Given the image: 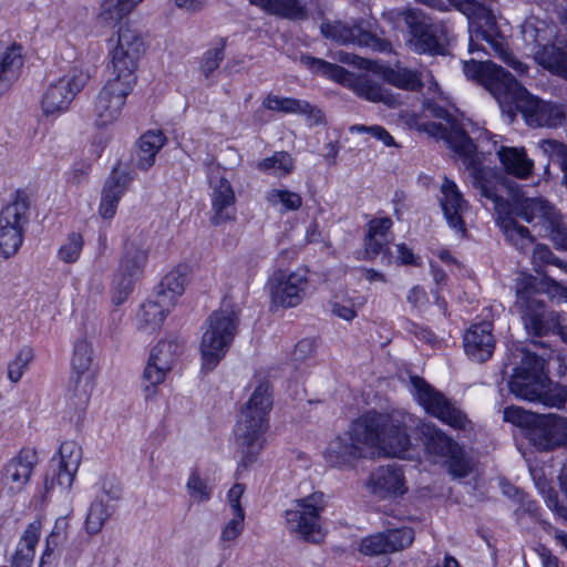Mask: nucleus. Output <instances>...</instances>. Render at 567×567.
<instances>
[{"instance_id": "nucleus-1", "label": "nucleus", "mask_w": 567, "mask_h": 567, "mask_svg": "<svg viewBox=\"0 0 567 567\" xmlns=\"http://www.w3.org/2000/svg\"><path fill=\"white\" fill-rule=\"evenodd\" d=\"M410 421L411 416L400 411H369L353 420L347 432L329 442L324 458L338 468L352 467L357 460L370 457L375 451L409 458L412 450L408 434Z\"/></svg>"}, {"instance_id": "nucleus-2", "label": "nucleus", "mask_w": 567, "mask_h": 567, "mask_svg": "<svg viewBox=\"0 0 567 567\" xmlns=\"http://www.w3.org/2000/svg\"><path fill=\"white\" fill-rule=\"evenodd\" d=\"M419 130L437 140H443L462 158L473 178V186L483 197L493 203L496 221L506 239L518 250H527L533 245L534 237L527 227L519 225L513 218L512 204L504 200L499 193L501 188L507 187L505 178L494 169L480 164L475 144L457 121L446 116L445 123L426 122L420 124Z\"/></svg>"}, {"instance_id": "nucleus-3", "label": "nucleus", "mask_w": 567, "mask_h": 567, "mask_svg": "<svg viewBox=\"0 0 567 567\" xmlns=\"http://www.w3.org/2000/svg\"><path fill=\"white\" fill-rule=\"evenodd\" d=\"M463 71L467 79L483 85L502 107L515 105L530 126L557 127L566 121L563 104L533 96L509 72L492 61H465Z\"/></svg>"}, {"instance_id": "nucleus-4", "label": "nucleus", "mask_w": 567, "mask_h": 567, "mask_svg": "<svg viewBox=\"0 0 567 567\" xmlns=\"http://www.w3.org/2000/svg\"><path fill=\"white\" fill-rule=\"evenodd\" d=\"M470 20L468 51H484L494 54L512 68L518 75L528 72V65L516 59L507 48L503 35L495 30V18L480 0H449Z\"/></svg>"}, {"instance_id": "nucleus-5", "label": "nucleus", "mask_w": 567, "mask_h": 567, "mask_svg": "<svg viewBox=\"0 0 567 567\" xmlns=\"http://www.w3.org/2000/svg\"><path fill=\"white\" fill-rule=\"evenodd\" d=\"M271 408V385L266 380H259L241 409L235 429V436L241 451L239 467L247 468L252 464L264 447V434L268 427L267 416Z\"/></svg>"}, {"instance_id": "nucleus-6", "label": "nucleus", "mask_w": 567, "mask_h": 567, "mask_svg": "<svg viewBox=\"0 0 567 567\" xmlns=\"http://www.w3.org/2000/svg\"><path fill=\"white\" fill-rule=\"evenodd\" d=\"M519 365L508 382V389L516 398L538 402L548 408L560 409L567 401V386L550 382L544 372L543 358L522 350Z\"/></svg>"}, {"instance_id": "nucleus-7", "label": "nucleus", "mask_w": 567, "mask_h": 567, "mask_svg": "<svg viewBox=\"0 0 567 567\" xmlns=\"http://www.w3.org/2000/svg\"><path fill=\"white\" fill-rule=\"evenodd\" d=\"M515 308L529 334L542 337L557 333L567 343V318L554 310H547L545 301L536 298V280L523 275L516 280Z\"/></svg>"}, {"instance_id": "nucleus-8", "label": "nucleus", "mask_w": 567, "mask_h": 567, "mask_svg": "<svg viewBox=\"0 0 567 567\" xmlns=\"http://www.w3.org/2000/svg\"><path fill=\"white\" fill-rule=\"evenodd\" d=\"M239 326L238 312L224 307L214 311L203 327L199 343L202 369L214 370L225 358Z\"/></svg>"}, {"instance_id": "nucleus-9", "label": "nucleus", "mask_w": 567, "mask_h": 567, "mask_svg": "<svg viewBox=\"0 0 567 567\" xmlns=\"http://www.w3.org/2000/svg\"><path fill=\"white\" fill-rule=\"evenodd\" d=\"M419 439L429 462L447 467L454 477H465L472 465L463 447L442 429L430 422L417 425Z\"/></svg>"}, {"instance_id": "nucleus-10", "label": "nucleus", "mask_w": 567, "mask_h": 567, "mask_svg": "<svg viewBox=\"0 0 567 567\" xmlns=\"http://www.w3.org/2000/svg\"><path fill=\"white\" fill-rule=\"evenodd\" d=\"M301 61L313 72L350 87L359 97L374 103L381 102L390 107L399 104L398 97L369 74L354 75L340 65L309 55L302 56Z\"/></svg>"}, {"instance_id": "nucleus-11", "label": "nucleus", "mask_w": 567, "mask_h": 567, "mask_svg": "<svg viewBox=\"0 0 567 567\" xmlns=\"http://www.w3.org/2000/svg\"><path fill=\"white\" fill-rule=\"evenodd\" d=\"M326 505L327 501L321 492L293 499L284 512L286 528L302 540L319 544L324 537L320 516Z\"/></svg>"}, {"instance_id": "nucleus-12", "label": "nucleus", "mask_w": 567, "mask_h": 567, "mask_svg": "<svg viewBox=\"0 0 567 567\" xmlns=\"http://www.w3.org/2000/svg\"><path fill=\"white\" fill-rule=\"evenodd\" d=\"M143 40L135 30L127 25L120 27L116 38L110 40L109 55L112 79L136 84L135 72L143 53Z\"/></svg>"}, {"instance_id": "nucleus-13", "label": "nucleus", "mask_w": 567, "mask_h": 567, "mask_svg": "<svg viewBox=\"0 0 567 567\" xmlns=\"http://www.w3.org/2000/svg\"><path fill=\"white\" fill-rule=\"evenodd\" d=\"M91 79V72L83 64H74L65 74L50 83L41 99V110L45 116L65 112L76 94Z\"/></svg>"}, {"instance_id": "nucleus-14", "label": "nucleus", "mask_w": 567, "mask_h": 567, "mask_svg": "<svg viewBox=\"0 0 567 567\" xmlns=\"http://www.w3.org/2000/svg\"><path fill=\"white\" fill-rule=\"evenodd\" d=\"M410 382L414 398L429 414L454 429L463 431L471 429V421L467 416L442 392L416 375H411Z\"/></svg>"}, {"instance_id": "nucleus-15", "label": "nucleus", "mask_w": 567, "mask_h": 567, "mask_svg": "<svg viewBox=\"0 0 567 567\" xmlns=\"http://www.w3.org/2000/svg\"><path fill=\"white\" fill-rule=\"evenodd\" d=\"M272 306L293 308L300 305L309 289L308 269H277L267 284Z\"/></svg>"}, {"instance_id": "nucleus-16", "label": "nucleus", "mask_w": 567, "mask_h": 567, "mask_svg": "<svg viewBox=\"0 0 567 567\" xmlns=\"http://www.w3.org/2000/svg\"><path fill=\"white\" fill-rule=\"evenodd\" d=\"M134 84L110 78L95 96L93 114L99 126L115 123L122 115Z\"/></svg>"}, {"instance_id": "nucleus-17", "label": "nucleus", "mask_w": 567, "mask_h": 567, "mask_svg": "<svg viewBox=\"0 0 567 567\" xmlns=\"http://www.w3.org/2000/svg\"><path fill=\"white\" fill-rule=\"evenodd\" d=\"M406 27L412 37L410 45L415 52H437L441 49L439 33L443 32L445 27L433 22L422 10L408 12Z\"/></svg>"}, {"instance_id": "nucleus-18", "label": "nucleus", "mask_w": 567, "mask_h": 567, "mask_svg": "<svg viewBox=\"0 0 567 567\" xmlns=\"http://www.w3.org/2000/svg\"><path fill=\"white\" fill-rule=\"evenodd\" d=\"M320 30L324 38L343 45L353 44L374 51H383L388 47L385 41L364 29L362 23L349 25L340 21L324 22Z\"/></svg>"}, {"instance_id": "nucleus-19", "label": "nucleus", "mask_w": 567, "mask_h": 567, "mask_svg": "<svg viewBox=\"0 0 567 567\" xmlns=\"http://www.w3.org/2000/svg\"><path fill=\"white\" fill-rule=\"evenodd\" d=\"M182 351L183 344L177 340H161L151 350L144 379L153 386L163 383L175 367Z\"/></svg>"}, {"instance_id": "nucleus-20", "label": "nucleus", "mask_w": 567, "mask_h": 567, "mask_svg": "<svg viewBox=\"0 0 567 567\" xmlns=\"http://www.w3.org/2000/svg\"><path fill=\"white\" fill-rule=\"evenodd\" d=\"M93 349L86 340H79L74 347L72 358L73 371L78 374L74 394L78 399L76 408L83 410L91 396L94 386Z\"/></svg>"}, {"instance_id": "nucleus-21", "label": "nucleus", "mask_w": 567, "mask_h": 567, "mask_svg": "<svg viewBox=\"0 0 567 567\" xmlns=\"http://www.w3.org/2000/svg\"><path fill=\"white\" fill-rule=\"evenodd\" d=\"M529 441L542 451H553L567 444V417L549 413L540 414L528 434Z\"/></svg>"}, {"instance_id": "nucleus-22", "label": "nucleus", "mask_w": 567, "mask_h": 567, "mask_svg": "<svg viewBox=\"0 0 567 567\" xmlns=\"http://www.w3.org/2000/svg\"><path fill=\"white\" fill-rule=\"evenodd\" d=\"M365 487L379 499L396 498L406 492L403 473L395 465L379 466L372 471Z\"/></svg>"}, {"instance_id": "nucleus-23", "label": "nucleus", "mask_w": 567, "mask_h": 567, "mask_svg": "<svg viewBox=\"0 0 567 567\" xmlns=\"http://www.w3.org/2000/svg\"><path fill=\"white\" fill-rule=\"evenodd\" d=\"M509 194L513 195L515 200L514 204H512L514 215L522 217L526 223L540 226L543 229H545L546 226L555 224L559 213L548 200L544 198L519 199L518 196L516 197V195L513 194L512 189Z\"/></svg>"}, {"instance_id": "nucleus-24", "label": "nucleus", "mask_w": 567, "mask_h": 567, "mask_svg": "<svg viewBox=\"0 0 567 567\" xmlns=\"http://www.w3.org/2000/svg\"><path fill=\"white\" fill-rule=\"evenodd\" d=\"M491 322L473 324L464 334V349L466 354L477 362L488 360L495 349V338L492 333Z\"/></svg>"}, {"instance_id": "nucleus-25", "label": "nucleus", "mask_w": 567, "mask_h": 567, "mask_svg": "<svg viewBox=\"0 0 567 567\" xmlns=\"http://www.w3.org/2000/svg\"><path fill=\"white\" fill-rule=\"evenodd\" d=\"M37 463L38 455L35 451L30 449L21 450L3 468L4 484L12 492H20L29 482Z\"/></svg>"}, {"instance_id": "nucleus-26", "label": "nucleus", "mask_w": 567, "mask_h": 567, "mask_svg": "<svg viewBox=\"0 0 567 567\" xmlns=\"http://www.w3.org/2000/svg\"><path fill=\"white\" fill-rule=\"evenodd\" d=\"M236 196L231 184L220 177L213 185L212 192V224L220 226L236 219Z\"/></svg>"}, {"instance_id": "nucleus-27", "label": "nucleus", "mask_w": 567, "mask_h": 567, "mask_svg": "<svg viewBox=\"0 0 567 567\" xmlns=\"http://www.w3.org/2000/svg\"><path fill=\"white\" fill-rule=\"evenodd\" d=\"M441 207L449 225L464 235L466 229L463 214L467 209V202L463 198L456 184L446 177L441 185Z\"/></svg>"}, {"instance_id": "nucleus-28", "label": "nucleus", "mask_w": 567, "mask_h": 567, "mask_svg": "<svg viewBox=\"0 0 567 567\" xmlns=\"http://www.w3.org/2000/svg\"><path fill=\"white\" fill-rule=\"evenodd\" d=\"M130 183L131 177L126 172L113 169L104 184L99 206V214L103 219L111 220L115 216L118 203Z\"/></svg>"}, {"instance_id": "nucleus-29", "label": "nucleus", "mask_w": 567, "mask_h": 567, "mask_svg": "<svg viewBox=\"0 0 567 567\" xmlns=\"http://www.w3.org/2000/svg\"><path fill=\"white\" fill-rule=\"evenodd\" d=\"M262 106L272 112L306 115L313 124L323 122L322 112L305 100L268 94Z\"/></svg>"}, {"instance_id": "nucleus-30", "label": "nucleus", "mask_w": 567, "mask_h": 567, "mask_svg": "<svg viewBox=\"0 0 567 567\" xmlns=\"http://www.w3.org/2000/svg\"><path fill=\"white\" fill-rule=\"evenodd\" d=\"M173 309L172 299L155 295L142 305L137 313L138 329L147 333L156 331Z\"/></svg>"}, {"instance_id": "nucleus-31", "label": "nucleus", "mask_w": 567, "mask_h": 567, "mask_svg": "<svg viewBox=\"0 0 567 567\" xmlns=\"http://www.w3.org/2000/svg\"><path fill=\"white\" fill-rule=\"evenodd\" d=\"M504 171L519 179L528 178L534 169V162L524 147L501 146L496 151Z\"/></svg>"}, {"instance_id": "nucleus-32", "label": "nucleus", "mask_w": 567, "mask_h": 567, "mask_svg": "<svg viewBox=\"0 0 567 567\" xmlns=\"http://www.w3.org/2000/svg\"><path fill=\"white\" fill-rule=\"evenodd\" d=\"M536 62L550 73L567 79V41L543 45L535 52Z\"/></svg>"}, {"instance_id": "nucleus-33", "label": "nucleus", "mask_w": 567, "mask_h": 567, "mask_svg": "<svg viewBox=\"0 0 567 567\" xmlns=\"http://www.w3.org/2000/svg\"><path fill=\"white\" fill-rule=\"evenodd\" d=\"M58 484L70 488L82 460V449L75 441H65L60 445Z\"/></svg>"}, {"instance_id": "nucleus-34", "label": "nucleus", "mask_w": 567, "mask_h": 567, "mask_svg": "<svg viewBox=\"0 0 567 567\" xmlns=\"http://www.w3.org/2000/svg\"><path fill=\"white\" fill-rule=\"evenodd\" d=\"M148 257V249L141 238L128 239L120 260L118 271L140 279Z\"/></svg>"}, {"instance_id": "nucleus-35", "label": "nucleus", "mask_w": 567, "mask_h": 567, "mask_svg": "<svg viewBox=\"0 0 567 567\" xmlns=\"http://www.w3.org/2000/svg\"><path fill=\"white\" fill-rule=\"evenodd\" d=\"M41 535V523L31 522L23 530L16 551L11 558V567H31L33 564L35 547Z\"/></svg>"}, {"instance_id": "nucleus-36", "label": "nucleus", "mask_w": 567, "mask_h": 567, "mask_svg": "<svg viewBox=\"0 0 567 567\" xmlns=\"http://www.w3.org/2000/svg\"><path fill=\"white\" fill-rule=\"evenodd\" d=\"M30 203L28 196L18 194L13 202L6 205L0 212V229L22 230L28 221Z\"/></svg>"}, {"instance_id": "nucleus-37", "label": "nucleus", "mask_w": 567, "mask_h": 567, "mask_svg": "<svg viewBox=\"0 0 567 567\" xmlns=\"http://www.w3.org/2000/svg\"><path fill=\"white\" fill-rule=\"evenodd\" d=\"M166 137L159 131L144 133L137 143L136 166L141 169H148L155 163L156 154L164 146Z\"/></svg>"}, {"instance_id": "nucleus-38", "label": "nucleus", "mask_w": 567, "mask_h": 567, "mask_svg": "<svg viewBox=\"0 0 567 567\" xmlns=\"http://www.w3.org/2000/svg\"><path fill=\"white\" fill-rule=\"evenodd\" d=\"M392 225L393 223L390 217L374 218L369 221L364 241L365 254L369 258L372 259L384 249H388L385 236Z\"/></svg>"}, {"instance_id": "nucleus-39", "label": "nucleus", "mask_w": 567, "mask_h": 567, "mask_svg": "<svg viewBox=\"0 0 567 567\" xmlns=\"http://www.w3.org/2000/svg\"><path fill=\"white\" fill-rule=\"evenodd\" d=\"M22 65L23 60L19 45L13 44L2 53L0 58V95L8 91L18 79Z\"/></svg>"}, {"instance_id": "nucleus-40", "label": "nucleus", "mask_w": 567, "mask_h": 567, "mask_svg": "<svg viewBox=\"0 0 567 567\" xmlns=\"http://www.w3.org/2000/svg\"><path fill=\"white\" fill-rule=\"evenodd\" d=\"M142 1L143 0H103L97 20L104 27L114 28Z\"/></svg>"}, {"instance_id": "nucleus-41", "label": "nucleus", "mask_w": 567, "mask_h": 567, "mask_svg": "<svg viewBox=\"0 0 567 567\" xmlns=\"http://www.w3.org/2000/svg\"><path fill=\"white\" fill-rule=\"evenodd\" d=\"M188 282L187 266H178L171 270L161 281L156 295L166 299H172V306L175 307L176 300L181 297Z\"/></svg>"}, {"instance_id": "nucleus-42", "label": "nucleus", "mask_w": 567, "mask_h": 567, "mask_svg": "<svg viewBox=\"0 0 567 567\" xmlns=\"http://www.w3.org/2000/svg\"><path fill=\"white\" fill-rule=\"evenodd\" d=\"M365 302V297L360 295L338 293L330 301L331 312L342 320L352 321Z\"/></svg>"}, {"instance_id": "nucleus-43", "label": "nucleus", "mask_w": 567, "mask_h": 567, "mask_svg": "<svg viewBox=\"0 0 567 567\" xmlns=\"http://www.w3.org/2000/svg\"><path fill=\"white\" fill-rule=\"evenodd\" d=\"M250 2L269 13L287 19L298 20L306 18V10L299 0H250Z\"/></svg>"}, {"instance_id": "nucleus-44", "label": "nucleus", "mask_w": 567, "mask_h": 567, "mask_svg": "<svg viewBox=\"0 0 567 567\" xmlns=\"http://www.w3.org/2000/svg\"><path fill=\"white\" fill-rule=\"evenodd\" d=\"M260 172L277 177L287 176L295 169V161L288 152H275L271 156L264 158L257 164Z\"/></svg>"}, {"instance_id": "nucleus-45", "label": "nucleus", "mask_w": 567, "mask_h": 567, "mask_svg": "<svg viewBox=\"0 0 567 567\" xmlns=\"http://www.w3.org/2000/svg\"><path fill=\"white\" fill-rule=\"evenodd\" d=\"M384 79L388 83L409 91H416L422 87L420 73L402 66L388 69L384 72Z\"/></svg>"}, {"instance_id": "nucleus-46", "label": "nucleus", "mask_w": 567, "mask_h": 567, "mask_svg": "<svg viewBox=\"0 0 567 567\" xmlns=\"http://www.w3.org/2000/svg\"><path fill=\"white\" fill-rule=\"evenodd\" d=\"M111 507L101 499H95L87 512L85 528L89 534H97L111 517Z\"/></svg>"}, {"instance_id": "nucleus-47", "label": "nucleus", "mask_w": 567, "mask_h": 567, "mask_svg": "<svg viewBox=\"0 0 567 567\" xmlns=\"http://www.w3.org/2000/svg\"><path fill=\"white\" fill-rule=\"evenodd\" d=\"M266 200L274 207L280 205V212L298 210L302 205L301 196L288 189H271L266 194Z\"/></svg>"}, {"instance_id": "nucleus-48", "label": "nucleus", "mask_w": 567, "mask_h": 567, "mask_svg": "<svg viewBox=\"0 0 567 567\" xmlns=\"http://www.w3.org/2000/svg\"><path fill=\"white\" fill-rule=\"evenodd\" d=\"M540 414L532 413L519 406H507L503 411V419L518 427L527 430V435L534 429Z\"/></svg>"}, {"instance_id": "nucleus-49", "label": "nucleus", "mask_w": 567, "mask_h": 567, "mask_svg": "<svg viewBox=\"0 0 567 567\" xmlns=\"http://www.w3.org/2000/svg\"><path fill=\"white\" fill-rule=\"evenodd\" d=\"M137 280V278L117 270L112 285V302L115 306H120L125 302L130 295L133 292L135 282Z\"/></svg>"}, {"instance_id": "nucleus-50", "label": "nucleus", "mask_w": 567, "mask_h": 567, "mask_svg": "<svg viewBox=\"0 0 567 567\" xmlns=\"http://www.w3.org/2000/svg\"><path fill=\"white\" fill-rule=\"evenodd\" d=\"M539 146L544 153L559 164L563 172V183L567 187V145L555 140H543Z\"/></svg>"}, {"instance_id": "nucleus-51", "label": "nucleus", "mask_w": 567, "mask_h": 567, "mask_svg": "<svg viewBox=\"0 0 567 567\" xmlns=\"http://www.w3.org/2000/svg\"><path fill=\"white\" fill-rule=\"evenodd\" d=\"M32 360L33 350L31 348L24 347L20 349L16 357L8 363V379L13 383H18Z\"/></svg>"}, {"instance_id": "nucleus-52", "label": "nucleus", "mask_w": 567, "mask_h": 567, "mask_svg": "<svg viewBox=\"0 0 567 567\" xmlns=\"http://www.w3.org/2000/svg\"><path fill=\"white\" fill-rule=\"evenodd\" d=\"M384 535L389 554L409 547L414 540V532L410 527L389 529Z\"/></svg>"}, {"instance_id": "nucleus-53", "label": "nucleus", "mask_w": 567, "mask_h": 567, "mask_svg": "<svg viewBox=\"0 0 567 567\" xmlns=\"http://www.w3.org/2000/svg\"><path fill=\"white\" fill-rule=\"evenodd\" d=\"M225 43L219 41L213 48H209L202 56L200 73L205 79H209L213 73L219 68L220 62L224 60Z\"/></svg>"}, {"instance_id": "nucleus-54", "label": "nucleus", "mask_w": 567, "mask_h": 567, "mask_svg": "<svg viewBox=\"0 0 567 567\" xmlns=\"http://www.w3.org/2000/svg\"><path fill=\"white\" fill-rule=\"evenodd\" d=\"M533 278L537 280L535 277ZM536 288L538 290L536 297L540 292H545L551 300L567 302V287L549 276L544 275L539 281H536Z\"/></svg>"}, {"instance_id": "nucleus-55", "label": "nucleus", "mask_w": 567, "mask_h": 567, "mask_svg": "<svg viewBox=\"0 0 567 567\" xmlns=\"http://www.w3.org/2000/svg\"><path fill=\"white\" fill-rule=\"evenodd\" d=\"M23 241L22 230L0 229V255L3 258L14 256Z\"/></svg>"}, {"instance_id": "nucleus-56", "label": "nucleus", "mask_w": 567, "mask_h": 567, "mask_svg": "<svg viewBox=\"0 0 567 567\" xmlns=\"http://www.w3.org/2000/svg\"><path fill=\"white\" fill-rule=\"evenodd\" d=\"M83 249V238L80 234L72 233L66 241L60 247L58 256L65 264L75 262Z\"/></svg>"}, {"instance_id": "nucleus-57", "label": "nucleus", "mask_w": 567, "mask_h": 567, "mask_svg": "<svg viewBox=\"0 0 567 567\" xmlns=\"http://www.w3.org/2000/svg\"><path fill=\"white\" fill-rule=\"evenodd\" d=\"M186 488L190 498L196 503H204L210 498L212 487L206 480L202 478L197 472H193L187 481Z\"/></svg>"}, {"instance_id": "nucleus-58", "label": "nucleus", "mask_w": 567, "mask_h": 567, "mask_svg": "<svg viewBox=\"0 0 567 567\" xmlns=\"http://www.w3.org/2000/svg\"><path fill=\"white\" fill-rule=\"evenodd\" d=\"M360 551L370 556L389 554L384 532L363 538L360 543Z\"/></svg>"}, {"instance_id": "nucleus-59", "label": "nucleus", "mask_w": 567, "mask_h": 567, "mask_svg": "<svg viewBox=\"0 0 567 567\" xmlns=\"http://www.w3.org/2000/svg\"><path fill=\"white\" fill-rule=\"evenodd\" d=\"M245 513H233L231 519L224 526L220 540L231 543L238 538L244 530Z\"/></svg>"}, {"instance_id": "nucleus-60", "label": "nucleus", "mask_w": 567, "mask_h": 567, "mask_svg": "<svg viewBox=\"0 0 567 567\" xmlns=\"http://www.w3.org/2000/svg\"><path fill=\"white\" fill-rule=\"evenodd\" d=\"M532 258L534 264L555 265L567 274V264L557 258L545 245L537 244L533 249Z\"/></svg>"}, {"instance_id": "nucleus-61", "label": "nucleus", "mask_w": 567, "mask_h": 567, "mask_svg": "<svg viewBox=\"0 0 567 567\" xmlns=\"http://www.w3.org/2000/svg\"><path fill=\"white\" fill-rule=\"evenodd\" d=\"M544 231L558 248L567 249V225L563 223L560 215L556 217L555 224L546 226Z\"/></svg>"}, {"instance_id": "nucleus-62", "label": "nucleus", "mask_w": 567, "mask_h": 567, "mask_svg": "<svg viewBox=\"0 0 567 567\" xmlns=\"http://www.w3.org/2000/svg\"><path fill=\"white\" fill-rule=\"evenodd\" d=\"M351 132L369 133L374 138L381 141L383 143V145H385V146H394L395 145V142H394L393 137L391 136V134L384 127H382L380 125H371V126L353 125L351 127Z\"/></svg>"}, {"instance_id": "nucleus-63", "label": "nucleus", "mask_w": 567, "mask_h": 567, "mask_svg": "<svg viewBox=\"0 0 567 567\" xmlns=\"http://www.w3.org/2000/svg\"><path fill=\"white\" fill-rule=\"evenodd\" d=\"M100 491L112 501H116L122 495V488L114 477H102L100 483Z\"/></svg>"}, {"instance_id": "nucleus-64", "label": "nucleus", "mask_w": 567, "mask_h": 567, "mask_svg": "<svg viewBox=\"0 0 567 567\" xmlns=\"http://www.w3.org/2000/svg\"><path fill=\"white\" fill-rule=\"evenodd\" d=\"M316 344L312 339L300 340L292 352V359L297 362L310 358L315 353Z\"/></svg>"}]
</instances>
